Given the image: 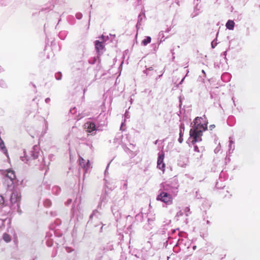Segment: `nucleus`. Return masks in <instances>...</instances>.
Segmentation results:
<instances>
[{"label": "nucleus", "mask_w": 260, "mask_h": 260, "mask_svg": "<svg viewBox=\"0 0 260 260\" xmlns=\"http://www.w3.org/2000/svg\"><path fill=\"white\" fill-rule=\"evenodd\" d=\"M24 155L20 157L22 161L28 164L29 165H35L38 166L40 170L45 169V167L47 166L43 156L42 152L40 151L39 147L35 145L32 150L28 153L25 150L23 151Z\"/></svg>", "instance_id": "nucleus-1"}, {"label": "nucleus", "mask_w": 260, "mask_h": 260, "mask_svg": "<svg viewBox=\"0 0 260 260\" xmlns=\"http://www.w3.org/2000/svg\"><path fill=\"white\" fill-rule=\"evenodd\" d=\"M208 122L206 118L196 117L193 121V128L189 132L190 138L192 139V144L202 141V133L207 129Z\"/></svg>", "instance_id": "nucleus-2"}, {"label": "nucleus", "mask_w": 260, "mask_h": 260, "mask_svg": "<svg viewBox=\"0 0 260 260\" xmlns=\"http://www.w3.org/2000/svg\"><path fill=\"white\" fill-rule=\"evenodd\" d=\"M160 185L162 190L168 192L175 196L178 192L179 184L176 178H172L161 183Z\"/></svg>", "instance_id": "nucleus-3"}, {"label": "nucleus", "mask_w": 260, "mask_h": 260, "mask_svg": "<svg viewBox=\"0 0 260 260\" xmlns=\"http://www.w3.org/2000/svg\"><path fill=\"white\" fill-rule=\"evenodd\" d=\"M175 197V196L168 192L160 189L159 193L157 196L156 200L165 203L167 205H169L172 204L173 199Z\"/></svg>", "instance_id": "nucleus-4"}, {"label": "nucleus", "mask_w": 260, "mask_h": 260, "mask_svg": "<svg viewBox=\"0 0 260 260\" xmlns=\"http://www.w3.org/2000/svg\"><path fill=\"white\" fill-rule=\"evenodd\" d=\"M123 202L119 201L117 203H114V205L111 207V210L115 218L118 220L121 217L120 209L122 206Z\"/></svg>", "instance_id": "nucleus-5"}, {"label": "nucleus", "mask_w": 260, "mask_h": 260, "mask_svg": "<svg viewBox=\"0 0 260 260\" xmlns=\"http://www.w3.org/2000/svg\"><path fill=\"white\" fill-rule=\"evenodd\" d=\"M164 157L165 155L163 152L158 153V156L157 162V168L162 170V171H165V164L164 162Z\"/></svg>", "instance_id": "nucleus-6"}, {"label": "nucleus", "mask_w": 260, "mask_h": 260, "mask_svg": "<svg viewBox=\"0 0 260 260\" xmlns=\"http://www.w3.org/2000/svg\"><path fill=\"white\" fill-rule=\"evenodd\" d=\"M107 115L101 113L96 119V122L99 126L106 125L107 124Z\"/></svg>", "instance_id": "nucleus-7"}, {"label": "nucleus", "mask_w": 260, "mask_h": 260, "mask_svg": "<svg viewBox=\"0 0 260 260\" xmlns=\"http://www.w3.org/2000/svg\"><path fill=\"white\" fill-rule=\"evenodd\" d=\"M21 195L19 192L14 190L11 194L10 198V202L12 204H15L20 201Z\"/></svg>", "instance_id": "nucleus-8"}, {"label": "nucleus", "mask_w": 260, "mask_h": 260, "mask_svg": "<svg viewBox=\"0 0 260 260\" xmlns=\"http://www.w3.org/2000/svg\"><path fill=\"white\" fill-rule=\"evenodd\" d=\"M94 44L95 48L98 55H101L103 53V50L104 49V45L103 44V42H100L99 40H96L94 42Z\"/></svg>", "instance_id": "nucleus-9"}, {"label": "nucleus", "mask_w": 260, "mask_h": 260, "mask_svg": "<svg viewBox=\"0 0 260 260\" xmlns=\"http://www.w3.org/2000/svg\"><path fill=\"white\" fill-rule=\"evenodd\" d=\"M53 228H54L53 225H52L50 227V228L52 229V231L51 232L47 233L46 236V238H47V239L46 240V244L48 247L52 246L53 244V239L52 238H51V237L52 236V233H53L55 235V231H54L53 230V229H52Z\"/></svg>", "instance_id": "nucleus-10"}, {"label": "nucleus", "mask_w": 260, "mask_h": 260, "mask_svg": "<svg viewBox=\"0 0 260 260\" xmlns=\"http://www.w3.org/2000/svg\"><path fill=\"white\" fill-rule=\"evenodd\" d=\"M84 128L86 129V131L88 133H91L93 131L96 130V126L94 123L92 122H86L84 124Z\"/></svg>", "instance_id": "nucleus-11"}, {"label": "nucleus", "mask_w": 260, "mask_h": 260, "mask_svg": "<svg viewBox=\"0 0 260 260\" xmlns=\"http://www.w3.org/2000/svg\"><path fill=\"white\" fill-rule=\"evenodd\" d=\"M79 165L80 167H81L84 170L85 172H87L90 165L89 161L88 160L87 162H86L85 160L80 157L79 159Z\"/></svg>", "instance_id": "nucleus-12"}, {"label": "nucleus", "mask_w": 260, "mask_h": 260, "mask_svg": "<svg viewBox=\"0 0 260 260\" xmlns=\"http://www.w3.org/2000/svg\"><path fill=\"white\" fill-rule=\"evenodd\" d=\"M6 178L10 179V180L12 182V184H13L14 182V180L16 179V176L15 173L12 170H8L7 171L6 176Z\"/></svg>", "instance_id": "nucleus-13"}, {"label": "nucleus", "mask_w": 260, "mask_h": 260, "mask_svg": "<svg viewBox=\"0 0 260 260\" xmlns=\"http://www.w3.org/2000/svg\"><path fill=\"white\" fill-rule=\"evenodd\" d=\"M108 201L107 197L106 194H104L102 196L101 198V201L98 205V208H102V206H105V205L106 204L107 202Z\"/></svg>", "instance_id": "nucleus-14"}, {"label": "nucleus", "mask_w": 260, "mask_h": 260, "mask_svg": "<svg viewBox=\"0 0 260 260\" xmlns=\"http://www.w3.org/2000/svg\"><path fill=\"white\" fill-rule=\"evenodd\" d=\"M101 215V213L97 210H94L93 211L92 213L90 215L89 217V222L92 220L94 218H100Z\"/></svg>", "instance_id": "nucleus-15"}, {"label": "nucleus", "mask_w": 260, "mask_h": 260, "mask_svg": "<svg viewBox=\"0 0 260 260\" xmlns=\"http://www.w3.org/2000/svg\"><path fill=\"white\" fill-rule=\"evenodd\" d=\"M226 28L230 30H233L234 28L235 22L233 20H229L225 25Z\"/></svg>", "instance_id": "nucleus-16"}, {"label": "nucleus", "mask_w": 260, "mask_h": 260, "mask_svg": "<svg viewBox=\"0 0 260 260\" xmlns=\"http://www.w3.org/2000/svg\"><path fill=\"white\" fill-rule=\"evenodd\" d=\"M154 225L155 223H152L147 221V223L144 225V229L149 231L154 227Z\"/></svg>", "instance_id": "nucleus-17"}, {"label": "nucleus", "mask_w": 260, "mask_h": 260, "mask_svg": "<svg viewBox=\"0 0 260 260\" xmlns=\"http://www.w3.org/2000/svg\"><path fill=\"white\" fill-rule=\"evenodd\" d=\"M0 150L2 151L6 155L8 156V153L7 149L5 145L4 142L0 143Z\"/></svg>", "instance_id": "nucleus-18"}, {"label": "nucleus", "mask_w": 260, "mask_h": 260, "mask_svg": "<svg viewBox=\"0 0 260 260\" xmlns=\"http://www.w3.org/2000/svg\"><path fill=\"white\" fill-rule=\"evenodd\" d=\"M52 191L53 194L57 195L61 191V188L58 186H54L52 187Z\"/></svg>", "instance_id": "nucleus-19"}, {"label": "nucleus", "mask_w": 260, "mask_h": 260, "mask_svg": "<svg viewBox=\"0 0 260 260\" xmlns=\"http://www.w3.org/2000/svg\"><path fill=\"white\" fill-rule=\"evenodd\" d=\"M151 38L150 37H146V38L142 41V44L144 46H146L147 44L151 42Z\"/></svg>", "instance_id": "nucleus-20"}, {"label": "nucleus", "mask_w": 260, "mask_h": 260, "mask_svg": "<svg viewBox=\"0 0 260 260\" xmlns=\"http://www.w3.org/2000/svg\"><path fill=\"white\" fill-rule=\"evenodd\" d=\"M179 129V135H181V136H183L185 129L184 124L183 123L180 124Z\"/></svg>", "instance_id": "nucleus-21"}, {"label": "nucleus", "mask_w": 260, "mask_h": 260, "mask_svg": "<svg viewBox=\"0 0 260 260\" xmlns=\"http://www.w3.org/2000/svg\"><path fill=\"white\" fill-rule=\"evenodd\" d=\"M3 239L5 241H6V242L8 243L9 242L11 241V238L10 237V236L7 234V233H5L4 235H3Z\"/></svg>", "instance_id": "nucleus-22"}, {"label": "nucleus", "mask_w": 260, "mask_h": 260, "mask_svg": "<svg viewBox=\"0 0 260 260\" xmlns=\"http://www.w3.org/2000/svg\"><path fill=\"white\" fill-rule=\"evenodd\" d=\"M145 16V14L143 13H141L138 16V25H141V21L143 19V18Z\"/></svg>", "instance_id": "nucleus-23"}, {"label": "nucleus", "mask_w": 260, "mask_h": 260, "mask_svg": "<svg viewBox=\"0 0 260 260\" xmlns=\"http://www.w3.org/2000/svg\"><path fill=\"white\" fill-rule=\"evenodd\" d=\"M167 229L164 226L163 228L159 229L157 231V234L160 235H164L166 234Z\"/></svg>", "instance_id": "nucleus-24"}, {"label": "nucleus", "mask_w": 260, "mask_h": 260, "mask_svg": "<svg viewBox=\"0 0 260 260\" xmlns=\"http://www.w3.org/2000/svg\"><path fill=\"white\" fill-rule=\"evenodd\" d=\"M218 35V32L216 34V37H217ZM216 41H217V38L215 39H214L213 41H212V42H211V47L212 48H214L216 47V46L217 45L218 43L216 42Z\"/></svg>", "instance_id": "nucleus-25"}, {"label": "nucleus", "mask_w": 260, "mask_h": 260, "mask_svg": "<svg viewBox=\"0 0 260 260\" xmlns=\"http://www.w3.org/2000/svg\"><path fill=\"white\" fill-rule=\"evenodd\" d=\"M44 204L45 207H49L51 205V202L49 199H46L44 202Z\"/></svg>", "instance_id": "nucleus-26"}, {"label": "nucleus", "mask_w": 260, "mask_h": 260, "mask_svg": "<svg viewBox=\"0 0 260 260\" xmlns=\"http://www.w3.org/2000/svg\"><path fill=\"white\" fill-rule=\"evenodd\" d=\"M151 216V215H150L148 218V221L152 222V223H154V221L155 219V217L154 215H151V216Z\"/></svg>", "instance_id": "nucleus-27"}, {"label": "nucleus", "mask_w": 260, "mask_h": 260, "mask_svg": "<svg viewBox=\"0 0 260 260\" xmlns=\"http://www.w3.org/2000/svg\"><path fill=\"white\" fill-rule=\"evenodd\" d=\"M55 78L56 80H59L61 79L62 74L61 72H58L55 74Z\"/></svg>", "instance_id": "nucleus-28"}, {"label": "nucleus", "mask_w": 260, "mask_h": 260, "mask_svg": "<svg viewBox=\"0 0 260 260\" xmlns=\"http://www.w3.org/2000/svg\"><path fill=\"white\" fill-rule=\"evenodd\" d=\"M229 153H232L235 149V145L229 144Z\"/></svg>", "instance_id": "nucleus-29"}, {"label": "nucleus", "mask_w": 260, "mask_h": 260, "mask_svg": "<svg viewBox=\"0 0 260 260\" xmlns=\"http://www.w3.org/2000/svg\"><path fill=\"white\" fill-rule=\"evenodd\" d=\"M0 86L3 88H5V87H6L7 84L4 80H0Z\"/></svg>", "instance_id": "nucleus-30"}, {"label": "nucleus", "mask_w": 260, "mask_h": 260, "mask_svg": "<svg viewBox=\"0 0 260 260\" xmlns=\"http://www.w3.org/2000/svg\"><path fill=\"white\" fill-rule=\"evenodd\" d=\"M96 61V58L95 57H92V58H90L89 60H88V62L90 64H94Z\"/></svg>", "instance_id": "nucleus-31"}, {"label": "nucleus", "mask_w": 260, "mask_h": 260, "mask_svg": "<svg viewBox=\"0 0 260 260\" xmlns=\"http://www.w3.org/2000/svg\"><path fill=\"white\" fill-rule=\"evenodd\" d=\"M5 203V200L4 197L2 196H0V206L4 205Z\"/></svg>", "instance_id": "nucleus-32"}, {"label": "nucleus", "mask_w": 260, "mask_h": 260, "mask_svg": "<svg viewBox=\"0 0 260 260\" xmlns=\"http://www.w3.org/2000/svg\"><path fill=\"white\" fill-rule=\"evenodd\" d=\"M183 215V212L182 211H179L178 212L176 215V218H177V220H178V218L182 216Z\"/></svg>", "instance_id": "nucleus-33"}, {"label": "nucleus", "mask_w": 260, "mask_h": 260, "mask_svg": "<svg viewBox=\"0 0 260 260\" xmlns=\"http://www.w3.org/2000/svg\"><path fill=\"white\" fill-rule=\"evenodd\" d=\"M82 17V14L81 13L78 12L76 14V18L77 19H81Z\"/></svg>", "instance_id": "nucleus-34"}, {"label": "nucleus", "mask_w": 260, "mask_h": 260, "mask_svg": "<svg viewBox=\"0 0 260 260\" xmlns=\"http://www.w3.org/2000/svg\"><path fill=\"white\" fill-rule=\"evenodd\" d=\"M152 70H153V68L152 67H150V68L147 69L146 70H144L143 71V73L144 74H146L147 75H149V73H148V71H152Z\"/></svg>", "instance_id": "nucleus-35"}, {"label": "nucleus", "mask_w": 260, "mask_h": 260, "mask_svg": "<svg viewBox=\"0 0 260 260\" xmlns=\"http://www.w3.org/2000/svg\"><path fill=\"white\" fill-rule=\"evenodd\" d=\"M122 189H125V190H126L127 188V181H126L124 184L123 185H122Z\"/></svg>", "instance_id": "nucleus-36"}, {"label": "nucleus", "mask_w": 260, "mask_h": 260, "mask_svg": "<svg viewBox=\"0 0 260 260\" xmlns=\"http://www.w3.org/2000/svg\"><path fill=\"white\" fill-rule=\"evenodd\" d=\"M189 210H190V209L189 208V207H186L185 208L184 211L186 213V216H188V212L189 211Z\"/></svg>", "instance_id": "nucleus-37"}, {"label": "nucleus", "mask_w": 260, "mask_h": 260, "mask_svg": "<svg viewBox=\"0 0 260 260\" xmlns=\"http://www.w3.org/2000/svg\"><path fill=\"white\" fill-rule=\"evenodd\" d=\"M183 141V136H181L179 135V138L178 139V141L180 143H182Z\"/></svg>", "instance_id": "nucleus-38"}, {"label": "nucleus", "mask_w": 260, "mask_h": 260, "mask_svg": "<svg viewBox=\"0 0 260 260\" xmlns=\"http://www.w3.org/2000/svg\"><path fill=\"white\" fill-rule=\"evenodd\" d=\"M72 199H69V200L67 201V202L66 203V204L67 205H70V204L72 203Z\"/></svg>", "instance_id": "nucleus-39"}, {"label": "nucleus", "mask_w": 260, "mask_h": 260, "mask_svg": "<svg viewBox=\"0 0 260 260\" xmlns=\"http://www.w3.org/2000/svg\"><path fill=\"white\" fill-rule=\"evenodd\" d=\"M229 143H230V144H229L234 145V141L232 139L231 137H230Z\"/></svg>", "instance_id": "nucleus-40"}, {"label": "nucleus", "mask_w": 260, "mask_h": 260, "mask_svg": "<svg viewBox=\"0 0 260 260\" xmlns=\"http://www.w3.org/2000/svg\"><path fill=\"white\" fill-rule=\"evenodd\" d=\"M194 150L197 152H199V149L197 145L194 146Z\"/></svg>", "instance_id": "nucleus-41"}, {"label": "nucleus", "mask_w": 260, "mask_h": 260, "mask_svg": "<svg viewBox=\"0 0 260 260\" xmlns=\"http://www.w3.org/2000/svg\"><path fill=\"white\" fill-rule=\"evenodd\" d=\"M225 76H230V75L228 73H224L222 75L221 78L223 79V78H224V77H225Z\"/></svg>", "instance_id": "nucleus-42"}, {"label": "nucleus", "mask_w": 260, "mask_h": 260, "mask_svg": "<svg viewBox=\"0 0 260 260\" xmlns=\"http://www.w3.org/2000/svg\"><path fill=\"white\" fill-rule=\"evenodd\" d=\"M215 127V125L214 124H211L209 126V128L211 131H212Z\"/></svg>", "instance_id": "nucleus-43"}, {"label": "nucleus", "mask_w": 260, "mask_h": 260, "mask_svg": "<svg viewBox=\"0 0 260 260\" xmlns=\"http://www.w3.org/2000/svg\"><path fill=\"white\" fill-rule=\"evenodd\" d=\"M108 248H107L108 249H109L110 250H112L113 249V246L112 245L108 246Z\"/></svg>", "instance_id": "nucleus-44"}, {"label": "nucleus", "mask_w": 260, "mask_h": 260, "mask_svg": "<svg viewBox=\"0 0 260 260\" xmlns=\"http://www.w3.org/2000/svg\"><path fill=\"white\" fill-rule=\"evenodd\" d=\"M50 101V99L49 98H47L45 99V102L46 103H48Z\"/></svg>", "instance_id": "nucleus-45"}, {"label": "nucleus", "mask_w": 260, "mask_h": 260, "mask_svg": "<svg viewBox=\"0 0 260 260\" xmlns=\"http://www.w3.org/2000/svg\"><path fill=\"white\" fill-rule=\"evenodd\" d=\"M110 163V162H109V163L108 164L107 166L106 169V170H105V174H106L107 173V170H108V167H109Z\"/></svg>", "instance_id": "nucleus-46"}, {"label": "nucleus", "mask_w": 260, "mask_h": 260, "mask_svg": "<svg viewBox=\"0 0 260 260\" xmlns=\"http://www.w3.org/2000/svg\"><path fill=\"white\" fill-rule=\"evenodd\" d=\"M226 52H227L226 51H225L223 52L222 54V55L224 56L225 59H226Z\"/></svg>", "instance_id": "nucleus-47"}, {"label": "nucleus", "mask_w": 260, "mask_h": 260, "mask_svg": "<svg viewBox=\"0 0 260 260\" xmlns=\"http://www.w3.org/2000/svg\"><path fill=\"white\" fill-rule=\"evenodd\" d=\"M179 103H180L179 107H181V105H182V101H181V97H179Z\"/></svg>", "instance_id": "nucleus-48"}, {"label": "nucleus", "mask_w": 260, "mask_h": 260, "mask_svg": "<svg viewBox=\"0 0 260 260\" xmlns=\"http://www.w3.org/2000/svg\"><path fill=\"white\" fill-rule=\"evenodd\" d=\"M44 122H45V127L46 128H48V123H47V121L46 120H44Z\"/></svg>", "instance_id": "nucleus-49"}, {"label": "nucleus", "mask_w": 260, "mask_h": 260, "mask_svg": "<svg viewBox=\"0 0 260 260\" xmlns=\"http://www.w3.org/2000/svg\"><path fill=\"white\" fill-rule=\"evenodd\" d=\"M171 29V28H167V29L166 30L165 32H169Z\"/></svg>", "instance_id": "nucleus-50"}, {"label": "nucleus", "mask_w": 260, "mask_h": 260, "mask_svg": "<svg viewBox=\"0 0 260 260\" xmlns=\"http://www.w3.org/2000/svg\"><path fill=\"white\" fill-rule=\"evenodd\" d=\"M198 15V13H195L194 14H192L191 15V17L192 18H193L194 17H196V16H197Z\"/></svg>", "instance_id": "nucleus-51"}, {"label": "nucleus", "mask_w": 260, "mask_h": 260, "mask_svg": "<svg viewBox=\"0 0 260 260\" xmlns=\"http://www.w3.org/2000/svg\"><path fill=\"white\" fill-rule=\"evenodd\" d=\"M105 37L103 35L101 37V38L103 40V41H105Z\"/></svg>", "instance_id": "nucleus-52"}, {"label": "nucleus", "mask_w": 260, "mask_h": 260, "mask_svg": "<svg viewBox=\"0 0 260 260\" xmlns=\"http://www.w3.org/2000/svg\"><path fill=\"white\" fill-rule=\"evenodd\" d=\"M141 25H138V22H137V25H136V27H137V29H138L140 28Z\"/></svg>", "instance_id": "nucleus-53"}, {"label": "nucleus", "mask_w": 260, "mask_h": 260, "mask_svg": "<svg viewBox=\"0 0 260 260\" xmlns=\"http://www.w3.org/2000/svg\"><path fill=\"white\" fill-rule=\"evenodd\" d=\"M185 79V77L181 80L179 84H181Z\"/></svg>", "instance_id": "nucleus-54"}, {"label": "nucleus", "mask_w": 260, "mask_h": 260, "mask_svg": "<svg viewBox=\"0 0 260 260\" xmlns=\"http://www.w3.org/2000/svg\"><path fill=\"white\" fill-rule=\"evenodd\" d=\"M163 34H164L163 31H160L159 33V36H161V35L163 36Z\"/></svg>", "instance_id": "nucleus-55"}, {"label": "nucleus", "mask_w": 260, "mask_h": 260, "mask_svg": "<svg viewBox=\"0 0 260 260\" xmlns=\"http://www.w3.org/2000/svg\"><path fill=\"white\" fill-rule=\"evenodd\" d=\"M162 75V74H161V75H159L158 77L156 78V79H159Z\"/></svg>", "instance_id": "nucleus-56"}, {"label": "nucleus", "mask_w": 260, "mask_h": 260, "mask_svg": "<svg viewBox=\"0 0 260 260\" xmlns=\"http://www.w3.org/2000/svg\"><path fill=\"white\" fill-rule=\"evenodd\" d=\"M72 212H73V215L74 216L75 215V211L73 209H72Z\"/></svg>", "instance_id": "nucleus-57"}, {"label": "nucleus", "mask_w": 260, "mask_h": 260, "mask_svg": "<svg viewBox=\"0 0 260 260\" xmlns=\"http://www.w3.org/2000/svg\"><path fill=\"white\" fill-rule=\"evenodd\" d=\"M165 41V39H164L163 38V37L161 38V40H160V42H162V41Z\"/></svg>", "instance_id": "nucleus-58"}, {"label": "nucleus", "mask_w": 260, "mask_h": 260, "mask_svg": "<svg viewBox=\"0 0 260 260\" xmlns=\"http://www.w3.org/2000/svg\"><path fill=\"white\" fill-rule=\"evenodd\" d=\"M165 41V39H164L163 38V37L161 38V40H160V42H162V41Z\"/></svg>", "instance_id": "nucleus-59"}, {"label": "nucleus", "mask_w": 260, "mask_h": 260, "mask_svg": "<svg viewBox=\"0 0 260 260\" xmlns=\"http://www.w3.org/2000/svg\"><path fill=\"white\" fill-rule=\"evenodd\" d=\"M125 117L126 118H127V117H128V114H126V113H125Z\"/></svg>", "instance_id": "nucleus-60"}, {"label": "nucleus", "mask_w": 260, "mask_h": 260, "mask_svg": "<svg viewBox=\"0 0 260 260\" xmlns=\"http://www.w3.org/2000/svg\"><path fill=\"white\" fill-rule=\"evenodd\" d=\"M206 222H207V223L208 224H210V223L208 220H207Z\"/></svg>", "instance_id": "nucleus-61"}, {"label": "nucleus", "mask_w": 260, "mask_h": 260, "mask_svg": "<svg viewBox=\"0 0 260 260\" xmlns=\"http://www.w3.org/2000/svg\"><path fill=\"white\" fill-rule=\"evenodd\" d=\"M3 70V69L0 67V72L2 71Z\"/></svg>", "instance_id": "nucleus-62"}, {"label": "nucleus", "mask_w": 260, "mask_h": 260, "mask_svg": "<svg viewBox=\"0 0 260 260\" xmlns=\"http://www.w3.org/2000/svg\"><path fill=\"white\" fill-rule=\"evenodd\" d=\"M32 85L34 88H36L35 84L32 83Z\"/></svg>", "instance_id": "nucleus-63"}, {"label": "nucleus", "mask_w": 260, "mask_h": 260, "mask_svg": "<svg viewBox=\"0 0 260 260\" xmlns=\"http://www.w3.org/2000/svg\"><path fill=\"white\" fill-rule=\"evenodd\" d=\"M123 125V123H122V124H121V127H120V129H121V130L122 129V127Z\"/></svg>", "instance_id": "nucleus-64"}]
</instances>
